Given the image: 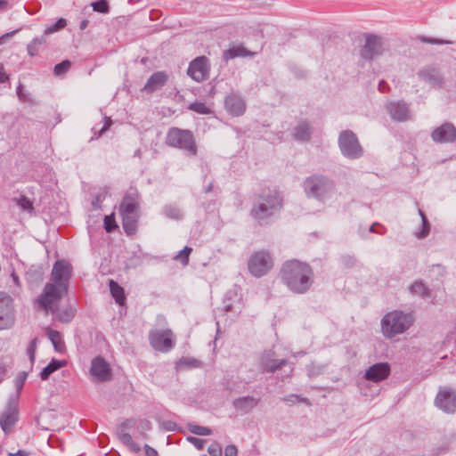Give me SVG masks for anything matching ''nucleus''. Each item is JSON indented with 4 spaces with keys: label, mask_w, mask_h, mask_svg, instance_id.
I'll use <instances>...</instances> for the list:
<instances>
[{
    "label": "nucleus",
    "mask_w": 456,
    "mask_h": 456,
    "mask_svg": "<svg viewBox=\"0 0 456 456\" xmlns=\"http://www.w3.org/2000/svg\"><path fill=\"white\" fill-rule=\"evenodd\" d=\"M111 124H112V121H111L110 118L105 117L104 118V124H103L102 127L100 130H97L96 126H94L93 128V131H94V134H96L95 138H98L103 133H105L110 128Z\"/></svg>",
    "instance_id": "obj_43"
},
{
    "label": "nucleus",
    "mask_w": 456,
    "mask_h": 456,
    "mask_svg": "<svg viewBox=\"0 0 456 456\" xmlns=\"http://www.w3.org/2000/svg\"><path fill=\"white\" fill-rule=\"evenodd\" d=\"M87 25H88V20H81V21H80V23H79V28H80L81 30H84V29H86V28Z\"/></svg>",
    "instance_id": "obj_58"
},
{
    "label": "nucleus",
    "mask_w": 456,
    "mask_h": 456,
    "mask_svg": "<svg viewBox=\"0 0 456 456\" xmlns=\"http://www.w3.org/2000/svg\"><path fill=\"white\" fill-rule=\"evenodd\" d=\"M296 400H298L299 402H303V403H308V399L307 398H305V397H299V396L295 395H288V396L283 398V401L288 402V403H294Z\"/></svg>",
    "instance_id": "obj_50"
},
{
    "label": "nucleus",
    "mask_w": 456,
    "mask_h": 456,
    "mask_svg": "<svg viewBox=\"0 0 456 456\" xmlns=\"http://www.w3.org/2000/svg\"><path fill=\"white\" fill-rule=\"evenodd\" d=\"M287 363L288 362L285 359L276 360L271 359L268 355H264L261 357L259 365L263 372L273 373Z\"/></svg>",
    "instance_id": "obj_25"
},
{
    "label": "nucleus",
    "mask_w": 456,
    "mask_h": 456,
    "mask_svg": "<svg viewBox=\"0 0 456 456\" xmlns=\"http://www.w3.org/2000/svg\"><path fill=\"white\" fill-rule=\"evenodd\" d=\"M431 138L437 143L454 142L456 141V127L452 123L446 122L432 132Z\"/></svg>",
    "instance_id": "obj_16"
},
{
    "label": "nucleus",
    "mask_w": 456,
    "mask_h": 456,
    "mask_svg": "<svg viewBox=\"0 0 456 456\" xmlns=\"http://www.w3.org/2000/svg\"><path fill=\"white\" fill-rule=\"evenodd\" d=\"M134 157H136V158H139L141 159L142 157V151L140 149H137L134 153Z\"/></svg>",
    "instance_id": "obj_60"
},
{
    "label": "nucleus",
    "mask_w": 456,
    "mask_h": 456,
    "mask_svg": "<svg viewBox=\"0 0 456 456\" xmlns=\"http://www.w3.org/2000/svg\"><path fill=\"white\" fill-rule=\"evenodd\" d=\"M109 286L115 301L120 305H123L126 300L124 289L113 280H110Z\"/></svg>",
    "instance_id": "obj_29"
},
{
    "label": "nucleus",
    "mask_w": 456,
    "mask_h": 456,
    "mask_svg": "<svg viewBox=\"0 0 456 456\" xmlns=\"http://www.w3.org/2000/svg\"><path fill=\"white\" fill-rule=\"evenodd\" d=\"M166 144L183 151L188 157H194L198 154V146L191 131L172 127L168 130L166 137Z\"/></svg>",
    "instance_id": "obj_6"
},
{
    "label": "nucleus",
    "mask_w": 456,
    "mask_h": 456,
    "mask_svg": "<svg viewBox=\"0 0 456 456\" xmlns=\"http://www.w3.org/2000/svg\"><path fill=\"white\" fill-rule=\"evenodd\" d=\"M282 283L295 294H305L312 287L314 275L312 267L297 259L288 260L281 267Z\"/></svg>",
    "instance_id": "obj_2"
},
{
    "label": "nucleus",
    "mask_w": 456,
    "mask_h": 456,
    "mask_svg": "<svg viewBox=\"0 0 456 456\" xmlns=\"http://www.w3.org/2000/svg\"><path fill=\"white\" fill-rule=\"evenodd\" d=\"M13 0H0V12L12 7Z\"/></svg>",
    "instance_id": "obj_53"
},
{
    "label": "nucleus",
    "mask_w": 456,
    "mask_h": 456,
    "mask_svg": "<svg viewBox=\"0 0 456 456\" xmlns=\"http://www.w3.org/2000/svg\"><path fill=\"white\" fill-rule=\"evenodd\" d=\"M16 93H17V95H18V98L20 99V101L28 102L29 100L28 94H26L23 91V87L20 84L17 86Z\"/></svg>",
    "instance_id": "obj_51"
},
{
    "label": "nucleus",
    "mask_w": 456,
    "mask_h": 456,
    "mask_svg": "<svg viewBox=\"0 0 456 456\" xmlns=\"http://www.w3.org/2000/svg\"><path fill=\"white\" fill-rule=\"evenodd\" d=\"M17 204L21 209L28 211L30 214L34 210L32 201L25 196H21L20 199H18Z\"/></svg>",
    "instance_id": "obj_38"
},
{
    "label": "nucleus",
    "mask_w": 456,
    "mask_h": 456,
    "mask_svg": "<svg viewBox=\"0 0 456 456\" xmlns=\"http://www.w3.org/2000/svg\"><path fill=\"white\" fill-rule=\"evenodd\" d=\"M167 75L164 71L153 73L147 80L143 90L147 93H153L163 87L167 81Z\"/></svg>",
    "instance_id": "obj_23"
},
{
    "label": "nucleus",
    "mask_w": 456,
    "mask_h": 456,
    "mask_svg": "<svg viewBox=\"0 0 456 456\" xmlns=\"http://www.w3.org/2000/svg\"><path fill=\"white\" fill-rule=\"evenodd\" d=\"M47 335L49 339L53 343L54 349L57 352H62L65 348V345L61 338V333L57 330H50Z\"/></svg>",
    "instance_id": "obj_32"
},
{
    "label": "nucleus",
    "mask_w": 456,
    "mask_h": 456,
    "mask_svg": "<svg viewBox=\"0 0 456 456\" xmlns=\"http://www.w3.org/2000/svg\"><path fill=\"white\" fill-rule=\"evenodd\" d=\"M383 52V43L380 37L367 35L365 44L361 50V57L364 60H372Z\"/></svg>",
    "instance_id": "obj_15"
},
{
    "label": "nucleus",
    "mask_w": 456,
    "mask_h": 456,
    "mask_svg": "<svg viewBox=\"0 0 456 456\" xmlns=\"http://www.w3.org/2000/svg\"><path fill=\"white\" fill-rule=\"evenodd\" d=\"M386 86H387L386 82L382 80V81H380V82H379V90L380 92L384 93V92H385V88H386Z\"/></svg>",
    "instance_id": "obj_59"
},
{
    "label": "nucleus",
    "mask_w": 456,
    "mask_h": 456,
    "mask_svg": "<svg viewBox=\"0 0 456 456\" xmlns=\"http://www.w3.org/2000/svg\"><path fill=\"white\" fill-rule=\"evenodd\" d=\"M37 338H33L28 346L27 353L31 362L34 361L37 350Z\"/></svg>",
    "instance_id": "obj_46"
},
{
    "label": "nucleus",
    "mask_w": 456,
    "mask_h": 456,
    "mask_svg": "<svg viewBox=\"0 0 456 456\" xmlns=\"http://www.w3.org/2000/svg\"><path fill=\"white\" fill-rule=\"evenodd\" d=\"M66 25H67V20L64 18H60L54 24L47 27L45 29L43 36L45 37L47 35L53 34L63 28H65Z\"/></svg>",
    "instance_id": "obj_34"
},
{
    "label": "nucleus",
    "mask_w": 456,
    "mask_h": 456,
    "mask_svg": "<svg viewBox=\"0 0 456 456\" xmlns=\"http://www.w3.org/2000/svg\"><path fill=\"white\" fill-rule=\"evenodd\" d=\"M10 456H28V452L25 451L20 450L16 453H10Z\"/></svg>",
    "instance_id": "obj_57"
},
{
    "label": "nucleus",
    "mask_w": 456,
    "mask_h": 456,
    "mask_svg": "<svg viewBox=\"0 0 456 456\" xmlns=\"http://www.w3.org/2000/svg\"><path fill=\"white\" fill-rule=\"evenodd\" d=\"M213 189V183H210L206 188H205V192H210Z\"/></svg>",
    "instance_id": "obj_61"
},
{
    "label": "nucleus",
    "mask_w": 456,
    "mask_h": 456,
    "mask_svg": "<svg viewBox=\"0 0 456 456\" xmlns=\"http://www.w3.org/2000/svg\"><path fill=\"white\" fill-rule=\"evenodd\" d=\"M338 147L342 155L348 159H357L362 157L363 148L358 137L351 130L342 131L338 135Z\"/></svg>",
    "instance_id": "obj_8"
},
{
    "label": "nucleus",
    "mask_w": 456,
    "mask_h": 456,
    "mask_svg": "<svg viewBox=\"0 0 456 456\" xmlns=\"http://www.w3.org/2000/svg\"><path fill=\"white\" fill-rule=\"evenodd\" d=\"M387 110L394 120L403 122L410 118L408 105L403 102H391L387 105Z\"/></svg>",
    "instance_id": "obj_21"
},
{
    "label": "nucleus",
    "mask_w": 456,
    "mask_h": 456,
    "mask_svg": "<svg viewBox=\"0 0 456 456\" xmlns=\"http://www.w3.org/2000/svg\"><path fill=\"white\" fill-rule=\"evenodd\" d=\"M419 215L420 216L421 221H422L423 220V216H426V215H425V213L420 208H419Z\"/></svg>",
    "instance_id": "obj_64"
},
{
    "label": "nucleus",
    "mask_w": 456,
    "mask_h": 456,
    "mask_svg": "<svg viewBox=\"0 0 456 456\" xmlns=\"http://www.w3.org/2000/svg\"><path fill=\"white\" fill-rule=\"evenodd\" d=\"M9 79L8 74L4 71L3 64L0 65V84L4 83Z\"/></svg>",
    "instance_id": "obj_55"
},
{
    "label": "nucleus",
    "mask_w": 456,
    "mask_h": 456,
    "mask_svg": "<svg viewBox=\"0 0 456 456\" xmlns=\"http://www.w3.org/2000/svg\"><path fill=\"white\" fill-rule=\"evenodd\" d=\"M376 225V224H373L372 225L370 226L369 228V232H376L375 229H374V226Z\"/></svg>",
    "instance_id": "obj_63"
},
{
    "label": "nucleus",
    "mask_w": 456,
    "mask_h": 456,
    "mask_svg": "<svg viewBox=\"0 0 456 456\" xmlns=\"http://www.w3.org/2000/svg\"><path fill=\"white\" fill-rule=\"evenodd\" d=\"M189 109L193 110V111H196V112H198L200 114H208V113H210L209 108H208L206 106V104L203 103V102H193V103L190 104Z\"/></svg>",
    "instance_id": "obj_42"
},
{
    "label": "nucleus",
    "mask_w": 456,
    "mask_h": 456,
    "mask_svg": "<svg viewBox=\"0 0 456 456\" xmlns=\"http://www.w3.org/2000/svg\"><path fill=\"white\" fill-rule=\"evenodd\" d=\"M144 451L146 456H159L158 452L148 444L144 445Z\"/></svg>",
    "instance_id": "obj_54"
},
{
    "label": "nucleus",
    "mask_w": 456,
    "mask_h": 456,
    "mask_svg": "<svg viewBox=\"0 0 456 456\" xmlns=\"http://www.w3.org/2000/svg\"><path fill=\"white\" fill-rule=\"evenodd\" d=\"M345 259H347V265H353L354 260L352 257H345Z\"/></svg>",
    "instance_id": "obj_62"
},
{
    "label": "nucleus",
    "mask_w": 456,
    "mask_h": 456,
    "mask_svg": "<svg viewBox=\"0 0 456 456\" xmlns=\"http://www.w3.org/2000/svg\"><path fill=\"white\" fill-rule=\"evenodd\" d=\"M208 59L205 56L197 57L189 65L187 74L196 82H202L208 77Z\"/></svg>",
    "instance_id": "obj_14"
},
{
    "label": "nucleus",
    "mask_w": 456,
    "mask_h": 456,
    "mask_svg": "<svg viewBox=\"0 0 456 456\" xmlns=\"http://www.w3.org/2000/svg\"><path fill=\"white\" fill-rule=\"evenodd\" d=\"M149 342L154 350L167 353L174 348L175 338L170 329H155L149 332Z\"/></svg>",
    "instance_id": "obj_9"
},
{
    "label": "nucleus",
    "mask_w": 456,
    "mask_h": 456,
    "mask_svg": "<svg viewBox=\"0 0 456 456\" xmlns=\"http://www.w3.org/2000/svg\"><path fill=\"white\" fill-rule=\"evenodd\" d=\"M191 251L192 248L186 246L175 256V259L180 261L183 265H188L189 256Z\"/></svg>",
    "instance_id": "obj_37"
},
{
    "label": "nucleus",
    "mask_w": 456,
    "mask_h": 456,
    "mask_svg": "<svg viewBox=\"0 0 456 456\" xmlns=\"http://www.w3.org/2000/svg\"><path fill=\"white\" fill-rule=\"evenodd\" d=\"M93 9L101 13H107L109 12V4L107 0H98L92 4Z\"/></svg>",
    "instance_id": "obj_39"
},
{
    "label": "nucleus",
    "mask_w": 456,
    "mask_h": 456,
    "mask_svg": "<svg viewBox=\"0 0 456 456\" xmlns=\"http://www.w3.org/2000/svg\"><path fill=\"white\" fill-rule=\"evenodd\" d=\"M134 426V422L132 419L124 421L118 432V437L119 441L126 445L131 452H139L141 451L140 445L133 440L132 436L126 432V429L132 428Z\"/></svg>",
    "instance_id": "obj_20"
},
{
    "label": "nucleus",
    "mask_w": 456,
    "mask_h": 456,
    "mask_svg": "<svg viewBox=\"0 0 456 456\" xmlns=\"http://www.w3.org/2000/svg\"><path fill=\"white\" fill-rule=\"evenodd\" d=\"M188 429L191 433L198 436H209L212 431L209 428L202 427L195 424H189Z\"/></svg>",
    "instance_id": "obj_35"
},
{
    "label": "nucleus",
    "mask_w": 456,
    "mask_h": 456,
    "mask_svg": "<svg viewBox=\"0 0 456 456\" xmlns=\"http://www.w3.org/2000/svg\"><path fill=\"white\" fill-rule=\"evenodd\" d=\"M71 67V62L68 60L55 65L53 72L55 76H61L65 74Z\"/></svg>",
    "instance_id": "obj_36"
},
{
    "label": "nucleus",
    "mask_w": 456,
    "mask_h": 456,
    "mask_svg": "<svg viewBox=\"0 0 456 456\" xmlns=\"http://www.w3.org/2000/svg\"><path fill=\"white\" fill-rule=\"evenodd\" d=\"M248 271L256 277L266 274L273 266L272 256L267 251H257L248 260Z\"/></svg>",
    "instance_id": "obj_10"
},
{
    "label": "nucleus",
    "mask_w": 456,
    "mask_h": 456,
    "mask_svg": "<svg viewBox=\"0 0 456 456\" xmlns=\"http://www.w3.org/2000/svg\"><path fill=\"white\" fill-rule=\"evenodd\" d=\"M419 77L424 81L438 87H441L444 84V78L439 70L433 67L421 69L419 72Z\"/></svg>",
    "instance_id": "obj_24"
},
{
    "label": "nucleus",
    "mask_w": 456,
    "mask_h": 456,
    "mask_svg": "<svg viewBox=\"0 0 456 456\" xmlns=\"http://www.w3.org/2000/svg\"><path fill=\"white\" fill-rule=\"evenodd\" d=\"M414 318L411 314L395 310L387 313L382 318L380 325L382 334L387 338H393L404 333L413 324Z\"/></svg>",
    "instance_id": "obj_5"
},
{
    "label": "nucleus",
    "mask_w": 456,
    "mask_h": 456,
    "mask_svg": "<svg viewBox=\"0 0 456 456\" xmlns=\"http://www.w3.org/2000/svg\"><path fill=\"white\" fill-rule=\"evenodd\" d=\"M164 215L172 219L179 220L183 217L181 209L175 205H167L163 208Z\"/></svg>",
    "instance_id": "obj_33"
},
{
    "label": "nucleus",
    "mask_w": 456,
    "mask_h": 456,
    "mask_svg": "<svg viewBox=\"0 0 456 456\" xmlns=\"http://www.w3.org/2000/svg\"><path fill=\"white\" fill-rule=\"evenodd\" d=\"M429 231H430L429 222H428L427 216H423L422 229L419 232H416V236L419 239L426 238L428 235Z\"/></svg>",
    "instance_id": "obj_41"
},
{
    "label": "nucleus",
    "mask_w": 456,
    "mask_h": 456,
    "mask_svg": "<svg viewBox=\"0 0 456 456\" xmlns=\"http://www.w3.org/2000/svg\"><path fill=\"white\" fill-rule=\"evenodd\" d=\"M419 40L423 43L432 44V45H449L452 44V41L450 40H442L436 38H431L427 37H420Z\"/></svg>",
    "instance_id": "obj_45"
},
{
    "label": "nucleus",
    "mask_w": 456,
    "mask_h": 456,
    "mask_svg": "<svg viewBox=\"0 0 456 456\" xmlns=\"http://www.w3.org/2000/svg\"><path fill=\"white\" fill-rule=\"evenodd\" d=\"M282 208V197L275 189H265L256 195L250 216L259 225L271 224L272 219Z\"/></svg>",
    "instance_id": "obj_3"
},
{
    "label": "nucleus",
    "mask_w": 456,
    "mask_h": 456,
    "mask_svg": "<svg viewBox=\"0 0 456 456\" xmlns=\"http://www.w3.org/2000/svg\"><path fill=\"white\" fill-rule=\"evenodd\" d=\"M90 373L98 382H104L111 376L109 363L102 357H96L92 361Z\"/></svg>",
    "instance_id": "obj_19"
},
{
    "label": "nucleus",
    "mask_w": 456,
    "mask_h": 456,
    "mask_svg": "<svg viewBox=\"0 0 456 456\" xmlns=\"http://www.w3.org/2000/svg\"><path fill=\"white\" fill-rule=\"evenodd\" d=\"M223 309L224 312H233L235 314H239L241 310L240 307V304H238V305H234L232 303L227 302L226 300L224 301Z\"/></svg>",
    "instance_id": "obj_47"
},
{
    "label": "nucleus",
    "mask_w": 456,
    "mask_h": 456,
    "mask_svg": "<svg viewBox=\"0 0 456 456\" xmlns=\"http://www.w3.org/2000/svg\"><path fill=\"white\" fill-rule=\"evenodd\" d=\"M18 399L12 396L0 417V426L4 434H9L18 421Z\"/></svg>",
    "instance_id": "obj_11"
},
{
    "label": "nucleus",
    "mask_w": 456,
    "mask_h": 456,
    "mask_svg": "<svg viewBox=\"0 0 456 456\" xmlns=\"http://www.w3.org/2000/svg\"><path fill=\"white\" fill-rule=\"evenodd\" d=\"M224 107L231 115L240 117L246 110V102L240 94L232 92L225 97Z\"/></svg>",
    "instance_id": "obj_17"
},
{
    "label": "nucleus",
    "mask_w": 456,
    "mask_h": 456,
    "mask_svg": "<svg viewBox=\"0 0 456 456\" xmlns=\"http://www.w3.org/2000/svg\"><path fill=\"white\" fill-rule=\"evenodd\" d=\"M13 322L12 298L5 293H0V330L12 327Z\"/></svg>",
    "instance_id": "obj_12"
},
{
    "label": "nucleus",
    "mask_w": 456,
    "mask_h": 456,
    "mask_svg": "<svg viewBox=\"0 0 456 456\" xmlns=\"http://www.w3.org/2000/svg\"><path fill=\"white\" fill-rule=\"evenodd\" d=\"M179 365L180 366L185 365L187 367H199L200 366V362L197 361L196 359L183 358V359L180 360Z\"/></svg>",
    "instance_id": "obj_49"
},
{
    "label": "nucleus",
    "mask_w": 456,
    "mask_h": 456,
    "mask_svg": "<svg viewBox=\"0 0 456 456\" xmlns=\"http://www.w3.org/2000/svg\"><path fill=\"white\" fill-rule=\"evenodd\" d=\"M237 448L233 444L227 445L224 450V456H237Z\"/></svg>",
    "instance_id": "obj_52"
},
{
    "label": "nucleus",
    "mask_w": 456,
    "mask_h": 456,
    "mask_svg": "<svg viewBox=\"0 0 456 456\" xmlns=\"http://www.w3.org/2000/svg\"><path fill=\"white\" fill-rule=\"evenodd\" d=\"M390 366L387 362H379L370 366L364 373V379L371 382H381L390 375Z\"/></svg>",
    "instance_id": "obj_18"
},
{
    "label": "nucleus",
    "mask_w": 456,
    "mask_h": 456,
    "mask_svg": "<svg viewBox=\"0 0 456 456\" xmlns=\"http://www.w3.org/2000/svg\"><path fill=\"white\" fill-rule=\"evenodd\" d=\"M410 291L412 295L421 297L423 298H428L431 296L430 289L426 287V285L422 281H415L410 287Z\"/></svg>",
    "instance_id": "obj_30"
},
{
    "label": "nucleus",
    "mask_w": 456,
    "mask_h": 456,
    "mask_svg": "<svg viewBox=\"0 0 456 456\" xmlns=\"http://www.w3.org/2000/svg\"><path fill=\"white\" fill-rule=\"evenodd\" d=\"M435 405L446 413L456 411V390L445 387L441 389L436 399Z\"/></svg>",
    "instance_id": "obj_13"
},
{
    "label": "nucleus",
    "mask_w": 456,
    "mask_h": 456,
    "mask_svg": "<svg viewBox=\"0 0 456 456\" xmlns=\"http://www.w3.org/2000/svg\"><path fill=\"white\" fill-rule=\"evenodd\" d=\"M72 268L69 262L57 260L53 267L50 281L45 285L43 292L35 300L36 306L46 314H57V319L64 323L69 322L75 316L71 306L59 311V303L67 294Z\"/></svg>",
    "instance_id": "obj_1"
},
{
    "label": "nucleus",
    "mask_w": 456,
    "mask_h": 456,
    "mask_svg": "<svg viewBox=\"0 0 456 456\" xmlns=\"http://www.w3.org/2000/svg\"><path fill=\"white\" fill-rule=\"evenodd\" d=\"M163 427L168 431H174L176 429V424L173 421L163 422Z\"/></svg>",
    "instance_id": "obj_56"
},
{
    "label": "nucleus",
    "mask_w": 456,
    "mask_h": 456,
    "mask_svg": "<svg viewBox=\"0 0 456 456\" xmlns=\"http://www.w3.org/2000/svg\"><path fill=\"white\" fill-rule=\"evenodd\" d=\"M187 440L193 444L198 450H203L206 441L194 436H189Z\"/></svg>",
    "instance_id": "obj_48"
},
{
    "label": "nucleus",
    "mask_w": 456,
    "mask_h": 456,
    "mask_svg": "<svg viewBox=\"0 0 456 456\" xmlns=\"http://www.w3.org/2000/svg\"><path fill=\"white\" fill-rule=\"evenodd\" d=\"M66 365V361L53 359L40 372L42 380H47L51 374Z\"/></svg>",
    "instance_id": "obj_28"
},
{
    "label": "nucleus",
    "mask_w": 456,
    "mask_h": 456,
    "mask_svg": "<svg viewBox=\"0 0 456 456\" xmlns=\"http://www.w3.org/2000/svg\"><path fill=\"white\" fill-rule=\"evenodd\" d=\"M222 452V448L217 443L211 444L208 448V454H204L202 456H220Z\"/></svg>",
    "instance_id": "obj_44"
},
{
    "label": "nucleus",
    "mask_w": 456,
    "mask_h": 456,
    "mask_svg": "<svg viewBox=\"0 0 456 456\" xmlns=\"http://www.w3.org/2000/svg\"><path fill=\"white\" fill-rule=\"evenodd\" d=\"M255 53L247 50L243 45H234L227 50H225L223 53L224 60L228 61L229 60L237 58V57H247V56H254Z\"/></svg>",
    "instance_id": "obj_26"
},
{
    "label": "nucleus",
    "mask_w": 456,
    "mask_h": 456,
    "mask_svg": "<svg viewBox=\"0 0 456 456\" xmlns=\"http://www.w3.org/2000/svg\"><path fill=\"white\" fill-rule=\"evenodd\" d=\"M260 398L251 395L238 397L233 400L232 405L240 415L249 413L259 403Z\"/></svg>",
    "instance_id": "obj_22"
},
{
    "label": "nucleus",
    "mask_w": 456,
    "mask_h": 456,
    "mask_svg": "<svg viewBox=\"0 0 456 456\" xmlns=\"http://www.w3.org/2000/svg\"><path fill=\"white\" fill-rule=\"evenodd\" d=\"M335 188L334 183L322 175H314L304 182V190L308 198H314L320 201L329 199Z\"/></svg>",
    "instance_id": "obj_7"
},
{
    "label": "nucleus",
    "mask_w": 456,
    "mask_h": 456,
    "mask_svg": "<svg viewBox=\"0 0 456 456\" xmlns=\"http://www.w3.org/2000/svg\"><path fill=\"white\" fill-rule=\"evenodd\" d=\"M46 43L45 36L35 37L28 45L27 51L29 56L34 57L38 54L41 47Z\"/></svg>",
    "instance_id": "obj_31"
},
{
    "label": "nucleus",
    "mask_w": 456,
    "mask_h": 456,
    "mask_svg": "<svg viewBox=\"0 0 456 456\" xmlns=\"http://www.w3.org/2000/svg\"><path fill=\"white\" fill-rule=\"evenodd\" d=\"M104 228H105V230L108 232H111L116 228H118L114 214H111L110 216H105V217H104Z\"/></svg>",
    "instance_id": "obj_40"
},
{
    "label": "nucleus",
    "mask_w": 456,
    "mask_h": 456,
    "mask_svg": "<svg viewBox=\"0 0 456 456\" xmlns=\"http://www.w3.org/2000/svg\"><path fill=\"white\" fill-rule=\"evenodd\" d=\"M312 128L306 121H300L294 128L293 136L296 140L306 142L310 139Z\"/></svg>",
    "instance_id": "obj_27"
},
{
    "label": "nucleus",
    "mask_w": 456,
    "mask_h": 456,
    "mask_svg": "<svg viewBox=\"0 0 456 456\" xmlns=\"http://www.w3.org/2000/svg\"><path fill=\"white\" fill-rule=\"evenodd\" d=\"M140 195L136 191H128L119 205L122 226L126 235H134L138 228L140 218Z\"/></svg>",
    "instance_id": "obj_4"
}]
</instances>
